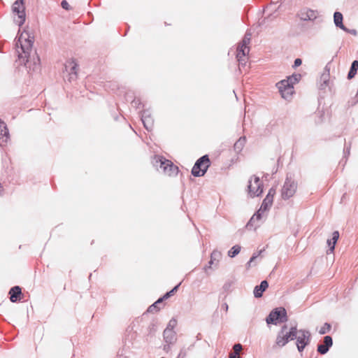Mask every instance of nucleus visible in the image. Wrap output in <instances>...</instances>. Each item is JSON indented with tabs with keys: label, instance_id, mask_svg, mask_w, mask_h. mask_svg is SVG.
<instances>
[{
	"label": "nucleus",
	"instance_id": "6e6d98bb",
	"mask_svg": "<svg viewBox=\"0 0 358 358\" xmlns=\"http://www.w3.org/2000/svg\"><path fill=\"white\" fill-rule=\"evenodd\" d=\"M117 358H128V357H126V356H123V355H118L117 356Z\"/></svg>",
	"mask_w": 358,
	"mask_h": 358
},
{
	"label": "nucleus",
	"instance_id": "f704fd0d",
	"mask_svg": "<svg viewBox=\"0 0 358 358\" xmlns=\"http://www.w3.org/2000/svg\"><path fill=\"white\" fill-rule=\"evenodd\" d=\"M177 324V320L175 318H172L168 323V325L165 329H169L171 331H174L173 329Z\"/></svg>",
	"mask_w": 358,
	"mask_h": 358
},
{
	"label": "nucleus",
	"instance_id": "4be33fe9",
	"mask_svg": "<svg viewBox=\"0 0 358 358\" xmlns=\"http://www.w3.org/2000/svg\"><path fill=\"white\" fill-rule=\"evenodd\" d=\"M339 238V232L338 231H334L332 233V237L330 239H328L327 243L329 246V249L327 250V254L334 252L335 250L336 244Z\"/></svg>",
	"mask_w": 358,
	"mask_h": 358
},
{
	"label": "nucleus",
	"instance_id": "4d7b16f0",
	"mask_svg": "<svg viewBox=\"0 0 358 358\" xmlns=\"http://www.w3.org/2000/svg\"><path fill=\"white\" fill-rule=\"evenodd\" d=\"M113 117H114V120H116V121L118 120V116L117 115H115Z\"/></svg>",
	"mask_w": 358,
	"mask_h": 358
},
{
	"label": "nucleus",
	"instance_id": "f257e3e1",
	"mask_svg": "<svg viewBox=\"0 0 358 358\" xmlns=\"http://www.w3.org/2000/svg\"><path fill=\"white\" fill-rule=\"evenodd\" d=\"M33 43L34 41L30 38L25 39L24 43H21L20 49L22 52L17 51L18 59L20 63L21 64H24L29 71H37L41 69V59L36 51H34L31 55Z\"/></svg>",
	"mask_w": 358,
	"mask_h": 358
},
{
	"label": "nucleus",
	"instance_id": "c756f323",
	"mask_svg": "<svg viewBox=\"0 0 358 358\" xmlns=\"http://www.w3.org/2000/svg\"><path fill=\"white\" fill-rule=\"evenodd\" d=\"M241 245H235L228 251V256L231 258H234L238 255V253L241 252Z\"/></svg>",
	"mask_w": 358,
	"mask_h": 358
},
{
	"label": "nucleus",
	"instance_id": "2f4dec72",
	"mask_svg": "<svg viewBox=\"0 0 358 358\" xmlns=\"http://www.w3.org/2000/svg\"><path fill=\"white\" fill-rule=\"evenodd\" d=\"M236 58H246L248 50L245 48H237Z\"/></svg>",
	"mask_w": 358,
	"mask_h": 358
},
{
	"label": "nucleus",
	"instance_id": "7c9ffc66",
	"mask_svg": "<svg viewBox=\"0 0 358 358\" xmlns=\"http://www.w3.org/2000/svg\"><path fill=\"white\" fill-rule=\"evenodd\" d=\"M331 329V325L328 322H325L324 324V325L319 330V334L321 335L326 334L327 333L330 331Z\"/></svg>",
	"mask_w": 358,
	"mask_h": 358
},
{
	"label": "nucleus",
	"instance_id": "412c9836",
	"mask_svg": "<svg viewBox=\"0 0 358 358\" xmlns=\"http://www.w3.org/2000/svg\"><path fill=\"white\" fill-rule=\"evenodd\" d=\"M157 331V323L154 321L151 322L147 328V333L145 335V338L147 342L151 341V340L154 338Z\"/></svg>",
	"mask_w": 358,
	"mask_h": 358
},
{
	"label": "nucleus",
	"instance_id": "0eeeda50",
	"mask_svg": "<svg viewBox=\"0 0 358 358\" xmlns=\"http://www.w3.org/2000/svg\"><path fill=\"white\" fill-rule=\"evenodd\" d=\"M297 189V182L292 178L290 173H287L281 189V196L284 200L292 197Z\"/></svg>",
	"mask_w": 358,
	"mask_h": 358
},
{
	"label": "nucleus",
	"instance_id": "4468645a",
	"mask_svg": "<svg viewBox=\"0 0 358 358\" xmlns=\"http://www.w3.org/2000/svg\"><path fill=\"white\" fill-rule=\"evenodd\" d=\"M296 16L303 21H313L317 17V10L304 8L298 12Z\"/></svg>",
	"mask_w": 358,
	"mask_h": 358
},
{
	"label": "nucleus",
	"instance_id": "3c124183",
	"mask_svg": "<svg viewBox=\"0 0 358 358\" xmlns=\"http://www.w3.org/2000/svg\"><path fill=\"white\" fill-rule=\"evenodd\" d=\"M221 308H222V310H224L225 312H227L229 306L227 303H224L222 304Z\"/></svg>",
	"mask_w": 358,
	"mask_h": 358
},
{
	"label": "nucleus",
	"instance_id": "09e8293b",
	"mask_svg": "<svg viewBox=\"0 0 358 358\" xmlns=\"http://www.w3.org/2000/svg\"><path fill=\"white\" fill-rule=\"evenodd\" d=\"M229 358H241V357H240L239 353L234 352H231L229 354Z\"/></svg>",
	"mask_w": 358,
	"mask_h": 358
},
{
	"label": "nucleus",
	"instance_id": "5701e85b",
	"mask_svg": "<svg viewBox=\"0 0 358 358\" xmlns=\"http://www.w3.org/2000/svg\"><path fill=\"white\" fill-rule=\"evenodd\" d=\"M163 337L166 343H175L177 340L176 333L169 329H164Z\"/></svg>",
	"mask_w": 358,
	"mask_h": 358
},
{
	"label": "nucleus",
	"instance_id": "473e14b6",
	"mask_svg": "<svg viewBox=\"0 0 358 358\" xmlns=\"http://www.w3.org/2000/svg\"><path fill=\"white\" fill-rule=\"evenodd\" d=\"M222 257L221 252L217 250H214L210 255V259L213 261H219Z\"/></svg>",
	"mask_w": 358,
	"mask_h": 358
},
{
	"label": "nucleus",
	"instance_id": "13d9d810",
	"mask_svg": "<svg viewBox=\"0 0 358 358\" xmlns=\"http://www.w3.org/2000/svg\"><path fill=\"white\" fill-rule=\"evenodd\" d=\"M160 358H165V357H160Z\"/></svg>",
	"mask_w": 358,
	"mask_h": 358
},
{
	"label": "nucleus",
	"instance_id": "6e6552de",
	"mask_svg": "<svg viewBox=\"0 0 358 358\" xmlns=\"http://www.w3.org/2000/svg\"><path fill=\"white\" fill-rule=\"evenodd\" d=\"M13 13L17 15L14 17V22L19 27H21L26 20L25 6L24 0H16L12 6Z\"/></svg>",
	"mask_w": 358,
	"mask_h": 358
},
{
	"label": "nucleus",
	"instance_id": "f8f14e48",
	"mask_svg": "<svg viewBox=\"0 0 358 358\" xmlns=\"http://www.w3.org/2000/svg\"><path fill=\"white\" fill-rule=\"evenodd\" d=\"M330 69L327 65L324 67V72L322 73L319 82L318 86L320 90H326L328 88L331 91V82H330Z\"/></svg>",
	"mask_w": 358,
	"mask_h": 358
},
{
	"label": "nucleus",
	"instance_id": "bb28decb",
	"mask_svg": "<svg viewBox=\"0 0 358 358\" xmlns=\"http://www.w3.org/2000/svg\"><path fill=\"white\" fill-rule=\"evenodd\" d=\"M358 71V60H354L350 66V70L348 73V79L350 80L353 78Z\"/></svg>",
	"mask_w": 358,
	"mask_h": 358
},
{
	"label": "nucleus",
	"instance_id": "a18cd8bd",
	"mask_svg": "<svg viewBox=\"0 0 358 358\" xmlns=\"http://www.w3.org/2000/svg\"><path fill=\"white\" fill-rule=\"evenodd\" d=\"M233 350L235 352L239 353V352L242 350V345L240 343H236L233 346Z\"/></svg>",
	"mask_w": 358,
	"mask_h": 358
},
{
	"label": "nucleus",
	"instance_id": "ddd939ff",
	"mask_svg": "<svg viewBox=\"0 0 358 358\" xmlns=\"http://www.w3.org/2000/svg\"><path fill=\"white\" fill-rule=\"evenodd\" d=\"M78 64L75 61L71 60L68 61L64 64V69L68 72V80L71 83L73 80H76L78 77L77 72Z\"/></svg>",
	"mask_w": 358,
	"mask_h": 358
},
{
	"label": "nucleus",
	"instance_id": "72a5a7b5",
	"mask_svg": "<svg viewBox=\"0 0 358 358\" xmlns=\"http://www.w3.org/2000/svg\"><path fill=\"white\" fill-rule=\"evenodd\" d=\"M266 210L262 209V206H260L259 209L252 217H255V220H260L262 217V214Z\"/></svg>",
	"mask_w": 358,
	"mask_h": 358
},
{
	"label": "nucleus",
	"instance_id": "423d86ee",
	"mask_svg": "<svg viewBox=\"0 0 358 358\" xmlns=\"http://www.w3.org/2000/svg\"><path fill=\"white\" fill-rule=\"evenodd\" d=\"M210 160L208 155L199 158L192 169V175L194 177L203 176L210 166Z\"/></svg>",
	"mask_w": 358,
	"mask_h": 358
},
{
	"label": "nucleus",
	"instance_id": "393cba45",
	"mask_svg": "<svg viewBox=\"0 0 358 358\" xmlns=\"http://www.w3.org/2000/svg\"><path fill=\"white\" fill-rule=\"evenodd\" d=\"M246 143V137L245 136H241L234 143V150L237 153L239 154L243 149Z\"/></svg>",
	"mask_w": 358,
	"mask_h": 358
},
{
	"label": "nucleus",
	"instance_id": "7ed1b4c3",
	"mask_svg": "<svg viewBox=\"0 0 358 358\" xmlns=\"http://www.w3.org/2000/svg\"><path fill=\"white\" fill-rule=\"evenodd\" d=\"M152 164L157 171L169 176L178 175L179 169L171 160L162 155H155L152 159Z\"/></svg>",
	"mask_w": 358,
	"mask_h": 358
},
{
	"label": "nucleus",
	"instance_id": "ea45409f",
	"mask_svg": "<svg viewBox=\"0 0 358 358\" xmlns=\"http://www.w3.org/2000/svg\"><path fill=\"white\" fill-rule=\"evenodd\" d=\"M344 31L347 32V33H349L353 36H357V31L356 29H350L348 28H347L345 26V29H343Z\"/></svg>",
	"mask_w": 358,
	"mask_h": 358
},
{
	"label": "nucleus",
	"instance_id": "e433bc0d",
	"mask_svg": "<svg viewBox=\"0 0 358 358\" xmlns=\"http://www.w3.org/2000/svg\"><path fill=\"white\" fill-rule=\"evenodd\" d=\"M264 251V249L260 250L257 252H254L250 259V262H254L255 259Z\"/></svg>",
	"mask_w": 358,
	"mask_h": 358
},
{
	"label": "nucleus",
	"instance_id": "58836bf2",
	"mask_svg": "<svg viewBox=\"0 0 358 358\" xmlns=\"http://www.w3.org/2000/svg\"><path fill=\"white\" fill-rule=\"evenodd\" d=\"M238 62L239 68L244 67L246 64V58H236Z\"/></svg>",
	"mask_w": 358,
	"mask_h": 358
},
{
	"label": "nucleus",
	"instance_id": "39448f33",
	"mask_svg": "<svg viewBox=\"0 0 358 358\" xmlns=\"http://www.w3.org/2000/svg\"><path fill=\"white\" fill-rule=\"evenodd\" d=\"M288 320L287 310L284 307L273 308L266 317V322L268 325L286 322Z\"/></svg>",
	"mask_w": 358,
	"mask_h": 358
},
{
	"label": "nucleus",
	"instance_id": "603ef678",
	"mask_svg": "<svg viewBox=\"0 0 358 358\" xmlns=\"http://www.w3.org/2000/svg\"><path fill=\"white\" fill-rule=\"evenodd\" d=\"M185 356V352L183 349H182L178 354L177 358H183Z\"/></svg>",
	"mask_w": 358,
	"mask_h": 358
},
{
	"label": "nucleus",
	"instance_id": "dca6fc26",
	"mask_svg": "<svg viewBox=\"0 0 358 358\" xmlns=\"http://www.w3.org/2000/svg\"><path fill=\"white\" fill-rule=\"evenodd\" d=\"M141 119L145 129L148 131H152L154 127V119L148 110L142 111Z\"/></svg>",
	"mask_w": 358,
	"mask_h": 358
},
{
	"label": "nucleus",
	"instance_id": "a878e982",
	"mask_svg": "<svg viewBox=\"0 0 358 358\" xmlns=\"http://www.w3.org/2000/svg\"><path fill=\"white\" fill-rule=\"evenodd\" d=\"M162 303H163V301L159 297L155 302H154L152 305H150L148 307V308L147 310V312H148V313H156V312L159 311L160 309L162 308V307L160 306H163Z\"/></svg>",
	"mask_w": 358,
	"mask_h": 358
},
{
	"label": "nucleus",
	"instance_id": "864d4df0",
	"mask_svg": "<svg viewBox=\"0 0 358 358\" xmlns=\"http://www.w3.org/2000/svg\"><path fill=\"white\" fill-rule=\"evenodd\" d=\"M231 287V283L229 282H226L224 283V285H223V289L227 291L229 289V287Z\"/></svg>",
	"mask_w": 358,
	"mask_h": 358
},
{
	"label": "nucleus",
	"instance_id": "79ce46f5",
	"mask_svg": "<svg viewBox=\"0 0 358 358\" xmlns=\"http://www.w3.org/2000/svg\"><path fill=\"white\" fill-rule=\"evenodd\" d=\"M173 295H174L171 291H169L167 292H166L162 297H160L162 301H164V300H166L168 299H169L171 296H172Z\"/></svg>",
	"mask_w": 358,
	"mask_h": 358
},
{
	"label": "nucleus",
	"instance_id": "de8ad7c7",
	"mask_svg": "<svg viewBox=\"0 0 358 358\" xmlns=\"http://www.w3.org/2000/svg\"><path fill=\"white\" fill-rule=\"evenodd\" d=\"M180 285H181V282H179L178 285L174 286L170 291L174 294L178 290Z\"/></svg>",
	"mask_w": 358,
	"mask_h": 358
},
{
	"label": "nucleus",
	"instance_id": "49530a36",
	"mask_svg": "<svg viewBox=\"0 0 358 358\" xmlns=\"http://www.w3.org/2000/svg\"><path fill=\"white\" fill-rule=\"evenodd\" d=\"M173 343H166L164 345V348H163V350L166 352H169L171 350V345H173Z\"/></svg>",
	"mask_w": 358,
	"mask_h": 358
},
{
	"label": "nucleus",
	"instance_id": "9d476101",
	"mask_svg": "<svg viewBox=\"0 0 358 358\" xmlns=\"http://www.w3.org/2000/svg\"><path fill=\"white\" fill-rule=\"evenodd\" d=\"M276 86L281 94V96L285 99L291 98L294 92V87L292 86L286 80H282L276 84Z\"/></svg>",
	"mask_w": 358,
	"mask_h": 358
},
{
	"label": "nucleus",
	"instance_id": "c03bdc74",
	"mask_svg": "<svg viewBox=\"0 0 358 358\" xmlns=\"http://www.w3.org/2000/svg\"><path fill=\"white\" fill-rule=\"evenodd\" d=\"M302 64V60L300 58H296L295 59L294 62V64L292 66L293 68H296L299 66H301Z\"/></svg>",
	"mask_w": 358,
	"mask_h": 358
},
{
	"label": "nucleus",
	"instance_id": "5fc2aeb1",
	"mask_svg": "<svg viewBox=\"0 0 358 358\" xmlns=\"http://www.w3.org/2000/svg\"><path fill=\"white\" fill-rule=\"evenodd\" d=\"M252 266V262H250V261L249 260L247 264H246V268L247 269H248L250 267Z\"/></svg>",
	"mask_w": 358,
	"mask_h": 358
},
{
	"label": "nucleus",
	"instance_id": "c85d7f7f",
	"mask_svg": "<svg viewBox=\"0 0 358 358\" xmlns=\"http://www.w3.org/2000/svg\"><path fill=\"white\" fill-rule=\"evenodd\" d=\"M301 78V75L300 73H294L292 76L287 77L286 80L294 87V85L299 83Z\"/></svg>",
	"mask_w": 358,
	"mask_h": 358
},
{
	"label": "nucleus",
	"instance_id": "20e7f679",
	"mask_svg": "<svg viewBox=\"0 0 358 358\" xmlns=\"http://www.w3.org/2000/svg\"><path fill=\"white\" fill-rule=\"evenodd\" d=\"M287 329V325L284 324L277 334L275 343L280 348L286 345L290 341L295 340L298 334L296 326L291 327L288 331Z\"/></svg>",
	"mask_w": 358,
	"mask_h": 358
},
{
	"label": "nucleus",
	"instance_id": "b1692460",
	"mask_svg": "<svg viewBox=\"0 0 358 358\" xmlns=\"http://www.w3.org/2000/svg\"><path fill=\"white\" fill-rule=\"evenodd\" d=\"M343 14L338 11L334 12V22L336 27L340 28L341 29H345V25L343 24Z\"/></svg>",
	"mask_w": 358,
	"mask_h": 358
},
{
	"label": "nucleus",
	"instance_id": "1a4fd4ad",
	"mask_svg": "<svg viewBox=\"0 0 358 358\" xmlns=\"http://www.w3.org/2000/svg\"><path fill=\"white\" fill-rule=\"evenodd\" d=\"M311 334L308 329H299L298 330V334L295 340L296 345L299 352L301 353L303 352L306 346L310 343Z\"/></svg>",
	"mask_w": 358,
	"mask_h": 358
},
{
	"label": "nucleus",
	"instance_id": "4c0bfd02",
	"mask_svg": "<svg viewBox=\"0 0 358 358\" xmlns=\"http://www.w3.org/2000/svg\"><path fill=\"white\" fill-rule=\"evenodd\" d=\"M131 105L132 106L136 108H140L141 106L142 105V103L140 100V99L138 98H135L132 102H131Z\"/></svg>",
	"mask_w": 358,
	"mask_h": 358
},
{
	"label": "nucleus",
	"instance_id": "8fccbe9b",
	"mask_svg": "<svg viewBox=\"0 0 358 358\" xmlns=\"http://www.w3.org/2000/svg\"><path fill=\"white\" fill-rule=\"evenodd\" d=\"M213 263H214V261L210 259V261L208 263V265L205 266L204 270L206 271L207 269L210 268L211 266L213 264Z\"/></svg>",
	"mask_w": 358,
	"mask_h": 358
},
{
	"label": "nucleus",
	"instance_id": "c9c22d12",
	"mask_svg": "<svg viewBox=\"0 0 358 358\" xmlns=\"http://www.w3.org/2000/svg\"><path fill=\"white\" fill-rule=\"evenodd\" d=\"M255 222V217H251V218L249 220L246 224V228L248 229H251L252 228H254L255 229L257 228V226H255L254 223Z\"/></svg>",
	"mask_w": 358,
	"mask_h": 358
},
{
	"label": "nucleus",
	"instance_id": "2eb2a0df",
	"mask_svg": "<svg viewBox=\"0 0 358 358\" xmlns=\"http://www.w3.org/2000/svg\"><path fill=\"white\" fill-rule=\"evenodd\" d=\"M324 343L317 346V351L320 355H326L333 345V338L331 336H325L323 338Z\"/></svg>",
	"mask_w": 358,
	"mask_h": 358
},
{
	"label": "nucleus",
	"instance_id": "aec40b11",
	"mask_svg": "<svg viewBox=\"0 0 358 358\" xmlns=\"http://www.w3.org/2000/svg\"><path fill=\"white\" fill-rule=\"evenodd\" d=\"M268 287V282L267 280H262L259 285H256L253 290V294L255 298H260L263 296V293Z\"/></svg>",
	"mask_w": 358,
	"mask_h": 358
},
{
	"label": "nucleus",
	"instance_id": "a19ab883",
	"mask_svg": "<svg viewBox=\"0 0 358 358\" xmlns=\"http://www.w3.org/2000/svg\"><path fill=\"white\" fill-rule=\"evenodd\" d=\"M350 150V147L345 144L344 149H343V155H344L345 158H347L349 156Z\"/></svg>",
	"mask_w": 358,
	"mask_h": 358
},
{
	"label": "nucleus",
	"instance_id": "a211bd4d",
	"mask_svg": "<svg viewBox=\"0 0 358 358\" xmlns=\"http://www.w3.org/2000/svg\"><path fill=\"white\" fill-rule=\"evenodd\" d=\"M276 190L275 187H271L269 189L266 197L264 199L262 203V209L263 210H269L271 207L273 202V197L275 194Z\"/></svg>",
	"mask_w": 358,
	"mask_h": 358
},
{
	"label": "nucleus",
	"instance_id": "9b49d317",
	"mask_svg": "<svg viewBox=\"0 0 358 358\" xmlns=\"http://www.w3.org/2000/svg\"><path fill=\"white\" fill-rule=\"evenodd\" d=\"M254 182L257 185L256 187H252V180H249L248 185V193L252 197L259 196L263 193V184L261 182L259 177L253 176Z\"/></svg>",
	"mask_w": 358,
	"mask_h": 358
},
{
	"label": "nucleus",
	"instance_id": "6ab92c4d",
	"mask_svg": "<svg viewBox=\"0 0 358 358\" xmlns=\"http://www.w3.org/2000/svg\"><path fill=\"white\" fill-rule=\"evenodd\" d=\"M8 294L10 295V301L13 303L20 301L22 299V289L18 285L11 287Z\"/></svg>",
	"mask_w": 358,
	"mask_h": 358
},
{
	"label": "nucleus",
	"instance_id": "37998d69",
	"mask_svg": "<svg viewBox=\"0 0 358 358\" xmlns=\"http://www.w3.org/2000/svg\"><path fill=\"white\" fill-rule=\"evenodd\" d=\"M61 6L64 10H69L70 9V6L69 3L66 0H63L61 2Z\"/></svg>",
	"mask_w": 358,
	"mask_h": 358
},
{
	"label": "nucleus",
	"instance_id": "cd10ccee",
	"mask_svg": "<svg viewBox=\"0 0 358 358\" xmlns=\"http://www.w3.org/2000/svg\"><path fill=\"white\" fill-rule=\"evenodd\" d=\"M251 40V34L250 33H246L242 39L241 42L240 43L238 48H245L248 50V52H249V47L248 45L250 43Z\"/></svg>",
	"mask_w": 358,
	"mask_h": 358
},
{
	"label": "nucleus",
	"instance_id": "f3484780",
	"mask_svg": "<svg viewBox=\"0 0 358 358\" xmlns=\"http://www.w3.org/2000/svg\"><path fill=\"white\" fill-rule=\"evenodd\" d=\"M10 138L6 124L0 119V147L4 146Z\"/></svg>",
	"mask_w": 358,
	"mask_h": 358
},
{
	"label": "nucleus",
	"instance_id": "f03ea898",
	"mask_svg": "<svg viewBox=\"0 0 358 358\" xmlns=\"http://www.w3.org/2000/svg\"><path fill=\"white\" fill-rule=\"evenodd\" d=\"M152 164L157 171L169 176L178 175L179 169L171 160L162 155H155L152 159Z\"/></svg>",
	"mask_w": 358,
	"mask_h": 358
}]
</instances>
